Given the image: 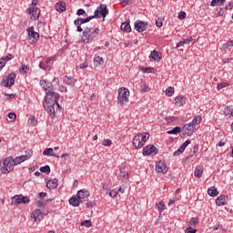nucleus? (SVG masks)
I'll return each instance as SVG.
<instances>
[{
  "mask_svg": "<svg viewBox=\"0 0 233 233\" xmlns=\"http://www.w3.org/2000/svg\"><path fill=\"white\" fill-rule=\"evenodd\" d=\"M81 226L82 227H87V228H88L92 227V221L84 220V221L81 222Z\"/></svg>",
  "mask_w": 233,
  "mask_h": 233,
  "instance_id": "c03bdc74",
  "label": "nucleus"
},
{
  "mask_svg": "<svg viewBox=\"0 0 233 233\" xmlns=\"http://www.w3.org/2000/svg\"><path fill=\"white\" fill-rule=\"evenodd\" d=\"M174 94V87H168L166 89V96L168 97H172V95Z\"/></svg>",
  "mask_w": 233,
  "mask_h": 233,
  "instance_id": "a19ab883",
  "label": "nucleus"
},
{
  "mask_svg": "<svg viewBox=\"0 0 233 233\" xmlns=\"http://www.w3.org/2000/svg\"><path fill=\"white\" fill-rule=\"evenodd\" d=\"M226 86H228V83L218 84V85L217 86V88H218V90H221V89H223V88H226Z\"/></svg>",
  "mask_w": 233,
  "mask_h": 233,
  "instance_id": "864d4df0",
  "label": "nucleus"
},
{
  "mask_svg": "<svg viewBox=\"0 0 233 233\" xmlns=\"http://www.w3.org/2000/svg\"><path fill=\"white\" fill-rule=\"evenodd\" d=\"M185 152V149L181 147L177 150H176L173 154V156H179L180 154H183Z\"/></svg>",
  "mask_w": 233,
  "mask_h": 233,
  "instance_id": "de8ad7c7",
  "label": "nucleus"
},
{
  "mask_svg": "<svg viewBox=\"0 0 233 233\" xmlns=\"http://www.w3.org/2000/svg\"><path fill=\"white\" fill-rule=\"evenodd\" d=\"M8 117L10 120L11 123H14V121H15L17 116L15 115V113L12 112V113H9L8 114Z\"/></svg>",
  "mask_w": 233,
  "mask_h": 233,
  "instance_id": "a18cd8bd",
  "label": "nucleus"
},
{
  "mask_svg": "<svg viewBox=\"0 0 233 233\" xmlns=\"http://www.w3.org/2000/svg\"><path fill=\"white\" fill-rule=\"evenodd\" d=\"M57 183H59V180H57V178L51 179L47 181L46 187L49 188V190H54L58 186Z\"/></svg>",
  "mask_w": 233,
  "mask_h": 233,
  "instance_id": "a211bd4d",
  "label": "nucleus"
},
{
  "mask_svg": "<svg viewBox=\"0 0 233 233\" xmlns=\"http://www.w3.org/2000/svg\"><path fill=\"white\" fill-rule=\"evenodd\" d=\"M11 205L13 207H17L18 205L24 204L26 205L30 203V197H25L23 195H15L13 198H11Z\"/></svg>",
  "mask_w": 233,
  "mask_h": 233,
  "instance_id": "423d86ee",
  "label": "nucleus"
},
{
  "mask_svg": "<svg viewBox=\"0 0 233 233\" xmlns=\"http://www.w3.org/2000/svg\"><path fill=\"white\" fill-rule=\"evenodd\" d=\"M156 171L158 174H167V172H168V167H167V162L161 160L157 162Z\"/></svg>",
  "mask_w": 233,
  "mask_h": 233,
  "instance_id": "9d476101",
  "label": "nucleus"
},
{
  "mask_svg": "<svg viewBox=\"0 0 233 233\" xmlns=\"http://www.w3.org/2000/svg\"><path fill=\"white\" fill-rule=\"evenodd\" d=\"M222 3H225V0H212L211 1V6H218V5H222Z\"/></svg>",
  "mask_w": 233,
  "mask_h": 233,
  "instance_id": "ea45409f",
  "label": "nucleus"
},
{
  "mask_svg": "<svg viewBox=\"0 0 233 233\" xmlns=\"http://www.w3.org/2000/svg\"><path fill=\"white\" fill-rule=\"evenodd\" d=\"M15 77L16 75L15 73H11L5 76V79H4V86L6 88H10V86H14L15 83Z\"/></svg>",
  "mask_w": 233,
  "mask_h": 233,
  "instance_id": "6e6552de",
  "label": "nucleus"
},
{
  "mask_svg": "<svg viewBox=\"0 0 233 233\" xmlns=\"http://www.w3.org/2000/svg\"><path fill=\"white\" fill-rule=\"evenodd\" d=\"M187 17V13L185 11H180L178 13V19H185Z\"/></svg>",
  "mask_w": 233,
  "mask_h": 233,
  "instance_id": "4d7b16f0",
  "label": "nucleus"
},
{
  "mask_svg": "<svg viewBox=\"0 0 233 233\" xmlns=\"http://www.w3.org/2000/svg\"><path fill=\"white\" fill-rule=\"evenodd\" d=\"M64 81H65L66 85H74V83H75L74 78H72L70 76H65Z\"/></svg>",
  "mask_w": 233,
  "mask_h": 233,
  "instance_id": "58836bf2",
  "label": "nucleus"
},
{
  "mask_svg": "<svg viewBox=\"0 0 233 233\" xmlns=\"http://www.w3.org/2000/svg\"><path fill=\"white\" fill-rule=\"evenodd\" d=\"M158 150L156 146L151 145V146H146L143 148V156H156L157 154Z\"/></svg>",
  "mask_w": 233,
  "mask_h": 233,
  "instance_id": "1a4fd4ad",
  "label": "nucleus"
},
{
  "mask_svg": "<svg viewBox=\"0 0 233 233\" xmlns=\"http://www.w3.org/2000/svg\"><path fill=\"white\" fill-rule=\"evenodd\" d=\"M2 59H4V61L5 62V63H7V61H10V59H14V56H12V54H9V55H7V56H5L4 58H2Z\"/></svg>",
  "mask_w": 233,
  "mask_h": 233,
  "instance_id": "13d9d810",
  "label": "nucleus"
},
{
  "mask_svg": "<svg viewBox=\"0 0 233 233\" xmlns=\"http://www.w3.org/2000/svg\"><path fill=\"white\" fill-rule=\"evenodd\" d=\"M120 28H121V30H123V32H127V33L132 32V27L130 26L129 22L122 23Z\"/></svg>",
  "mask_w": 233,
  "mask_h": 233,
  "instance_id": "393cba45",
  "label": "nucleus"
},
{
  "mask_svg": "<svg viewBox=\"0 0 233 233\" xmlns=\"http://www.w3.org/2000/svg\"><path fill=\"white\" fill-rule=\"evenodd\" d=\"M201 121H202L201 116H197L193 118L190 124L193 125V127L196 128V127H198V125H199Z\"/></svg>",
  "mask_w": 233,
  "mask_h": 233,
  "instance_id": "473e14b6",
  "label": "nucleus"
},
{
  "mask_svg": "<svg viewBox=\"0 0 233 233\" xmlns=\"http://www.w3.org/2000/svg\"><path fill=\"white\" fill-rule=\"evenodd\" d=\"M56 12H66V3L65 2H58L56 4V6H55Z\"/></svg>",
  "mask_w": 233,
  "mask_h": 233,
  "instance_id": "aec40b11",
  "label": "nucleus"
},
{
  "mask_svg": "<svg viewBox=\"0 0 233 233\" xmlns=\"http://www.w3.org/2000/svg\"><path fill=\"white\" fill-rule=\"evenodd\" d=\"M148 28V22H143L141 20H137L135 22V30H137V32H145V30H147Z\"/></svg>",
  "mask_w": 233,
  "mask_h": 233,
  "instance_id": "9b49d317",
  "label": "nucleus"
},
{
  "mask_svg": "<svg viewBox=\"0 0 233 233\" xmlns=\"http://www.w3.org/2000/svg\"><path fill=\"white\" fill-rule=\"evenodd\" d=\"M6 65V62L5 61L4 58L0 59V70H3L5 68V66Z\"/></svg>",
  "mask_w": 233,
  "mask_h": 233,
  "instance_id": "680f3d73",
  "label": "nucleus"
},
{
  "mask_svg": "<svg viewBox=\"0 0 233 233\" xmlns=\"http://www.w3.org/2000/svg\"><path fill=\"white\" fill-rule=\"evenodd\" d=\"M92 19H94V16H87L86 18H80V21L82 23V25H85V23H88L90 21H92Z\"/></svg>",
  "mask_w": 233,
  "mask_h": 233,
  "instance_id": "37998d69",
  "label": "nucleus"
},
{
  "mask_svg": "<svg viewBox=\"0 0 233 233\" xmlns=\"http://www.w3.org/2000/svg\"><path fill=\"white\" fill-rule=\"evenodd\" d=\"M117 179L119 181H124V182L128 181V172L125 169V167L120 168V172L118 174Z\"/></svg>",
  "mask_w": 233,
  "mask_h": 233,
  "instance_id": "2eb2a0df",
  "label": "nucleus"
},
{
  "mask_svg": "<svg viewBox=\"0 0 233 233\" xmlns=\"http://www.w3.org/2000/svg\"><path fill=\"white\" fill-rule=\"evenodd\" d=\"M117 194H119L117 190L116 191V190H112L111 192H109V196L111 198H116L117 196Z\"/></svg>",
  "mask_w": 233,
  "mask_h": 233,
  "instance_id": "0e129e2a",
  "label": "nucleus"
},
{
  "mask_svg": "<svg viewBox=\"0 0 233 233\" xmlns=\"http://www.w3.org/2000/svg\"><path fill=\"white\" fill-rule=\"evenodd\" d=\"M232 46H233V42L232 41H228V43L223 45V48H225L227 50L232 49Z\"/></svg>",
  "mask_w": 233,
  "mask_h": 233,
  "instance_id": "79ce46f5",
  "label": "nucleus"
},
{
  "mask_svg": "<svg viewBox=\"0 0 233 233\" xmlns=\"http://www.w3.org/2000/svg\"><path fill=\"white\" fill-rule=\"evenodd\" d=\"M59 99V94L54 92V90L46 91V97L43 101V106L45 110L51 116L52 119L56 117V103Z\"/></svg>",
  "mask_w": 233,
  "mask_h": 233,
  "instance_id": "f03ea898",
  "label": "nucleus"
},
{
  "mask_svg": "<svg viewBox=\"0 0 233 233\" xmlns=\"http://www.w3.org/2000/svg\"><path fill=\"white\" fill-rule=\"evenodd\" d=\"M183 130H186V132L182 133V136H192L196 131V127L190 123H188L184 125Z\"/></svg>",
  "mask_w": 233,
  "mask_h": 233,
  "instance_id": "f8f14e48",
  "label": "nucleus"
},
{
  "mask_svg": "<svg viewBox=\"0 0 233 233\" xmlns=\"http://www.w3.org/2000/svg\"><path fill=\"white\" fill-rule=\"evenodd\" d=\"M75 26H76V32H83V27H81V25H83V22H81V18H77L74 21Z\"/></svg>",
  "mask_w": 233,
  "mask_h": 233,
  "instance_id": "7c9ffc66",
  "label": "nucleus"
},
{
  "mask_svg": "<svg viewBox=\"0 0 233 233\" xmlns=\"http://www.w3.org/2000/svg\"><path fill=\"white\" fill-rule=\"evenodd\" d=\"M199 223V218H192L189 220V227H196V225H198Z\"/></svg>",
  "mask_w": 233,
  "mask_h": 233,
  "instance_id": "4c0bfd02",
  "label": "nucleus"
},
{
  "mask_svg": "<svg viewBox=\"0 0 233 233\" xmlns=\"http://www.w3.org/2000/svg\"><path fill=\"white\" fill-rule=\"evenodd\" d=\"M103 147H110L112 145V140L105 139L102 143Z\"/></svg>",
  "mask_w": 233,
  "mask_h": 233,
  "instance_id": "603ef678",
  "label": "nucleus"
},
{
  "mask_svg": "<svg viewBox=\"0 0 233 233\" xmlns=\"http://www.w3.org/2000/svg\"><path fill=\"white\" fill-rule=\"evenodd\" d=\"M94 63H95V66H99V65H103L104 63L103 57L101 56L95 57Z\"/></svg>",
  "mask_w": 233,
  "mask_h": 233,
  "instance_id": "e433bc0d",
  "label": "nucleus"
},
{
  "mask_svg": "<svg viewBox=\"0 0 233 233\" xmlns=\"http://www.w3.org/2000/svg\"><path fill=\"white\" fill-rule=\"evenodd\" d=\"M83 201L79 199V198L72 197L69 199V204L72 205L73 207H79Z\"/></svg>",
  "mask_w": 233,
  "mask_h": 233,
  "instance_id": "b1692460",
  "label": "nucleus"
},
{
  "mask_svg": "<svg viewBox=\"0 0 233 233\" xmlns=\"http://www.w3.org/2000/svg\"><path fill=\"white\" fill-rule=\"evenodd\" d=\"M142 70L145 74H152L154 72V68L152 67H142Z\"/></svg>",
  "mask_w": 233,
  "mask_h": 233,
  "instance_id": "3c124183",
  "label": "nucleus"
},
{
  "mask_svg": "<svg viewBox=\"0 0 233 233\" xmlns=\"http://www.w3.org/2000/svg\"><path fill=\"white\" fill-rule=\"evenodd\" d=\"M190 145V139L186 140L180 147L185 150Z\"/></svg>",
  "mask_w": 233,
  "mask_h": 233,
  "instance_id": "5fc2aeb1",
  "label": "nucleus"
},
{
  "mask_svg": "<svg viewBox=\"0 0 233 233\" xmlns=\"http://www.w3.org/2000/svg\"><path fill=\"white\" fill-rule=\"evenodd\" d=\"M85 14H86V11H85L83 8H80L76 11V15H85Z\"/></svg>",
  "mask_w": 233,
  "mask_h": 233,
  "instance_id": "bf43d9fd",
  "label": "nucleus"
},
{
  "mask_svg": "<svg viewBox=\"0 0 233 233\" xmlns=\"http://www.w3.org/2000/svg\"><path fill=\"white\" fill-rule=\"evenodd\" d=\"M27 14H32L33 19H39V15L41 14V10L35 6L29 7L27 9Z\"/></svg>",
  "mask_w": 233,
  "mask_h": 233,
  "instance_id": "ddd939ff",
  "label": "nucleus"
},
{
  "mask_svg": "<svg viewBox=\"0 0 233 233\" xmlns=\"http://www.w3.org/2000/svg\"><path fill=\"white\" fill-rule=\"evenodd\" d=\"M149 57L153 61H161V56H159V52L157 50L152 51Z\"/></svg>",
  "mask_w": 233,
  "mask_h": 233,
  "instance_id": "bb28decb",
  "label": "nucleus"
},
{
  "mask_svg": "<svg viewBox=\"0 0 233 233\" xmlns=\"http://www.w3.org/2000/svg\"><path fill=\"white\" fill-rule=\"evenodd\" d=\"M228 201V197H227L225 195H220L216 199V205H217V207H225V205H227Z\"/></svg>",
  "mask_w": 233,
  "mask_h": 233,
  "instance_id": "4468645a",
  "label": "nucleus"
},
{
  "mask_svg": "<svg viewBox=\"0 0 233 233\" xmlns=\"http://www.w3.org/2000/svg\"><path fill=\"white\" fill-rule=\"evenodd\" d=\"M76 197L78 198V199L81 201V199H86V198H90V191L86 190V189H80L77 194Z\"/></svg>",
  "mask_w": 233,
  "mask_h": 233,
  "instance_id": "f3484780",
  "label": "nucleus"
},
{
  "mask_svg": "<svg viewBox=\"0 0 233 233\" xmlns=\"http://www.w3.org/2000/svg\"><path fill=\"white\" fill-rule=\"evenodd\" d=\"M181 131H182V129H181V127H174L173 129H171V130H168L167 132V134H169V135H174V136H176V135H177V134H181Z\"/></svg>",
  "mask_w": 233,
  "mask_h": 233,
  "instance_id": "2f4dec72",
  "label": "nucleus"
},
{
  "mask_svg": "<svg viewBox=\"0 0 233 233\" xmlns=\"http://www.w3.org/2000/svg\"><path fill=\"white\" fill-rule=\"evenodd\" d=\"M215 14H216V15H218V16L223 15L225 14V10H223V8H221V7L217 8Z\"/></svg>",
  "mask_w": 233,
  "mask_h": 233,
  "instance_id": "09e8293b",
  "label": "nucleus"
},
{
  "mask_svg": "<svg viewBox=\"0 0 233 233\" xmlns=\"http://www.w3.org/2000/svg\"><path fill=\"white\" fill-rule=\"evenodd\" d=\"M156 25L158 28H161V26H163V20L161 18H157Z\"/></svg>",
  "mask_w": 233,
  "mask_h": 233,
  "instance_id": "052dcab7",
  "label": "nucleus"
},
{
  "mask_svg": "<svg viewBox=\"0 0 233 233\" xmlns=\"http://www.w3.org/2000/svg\"><path fill=\"white\" fill-rule=\"evenodd\" d=\"M33 154L34 152L28 149L27 151H25V155L16 157L15 158L12 157L5 158L3 162L4 167H1L2 174H8L9 172H12L15 165H21V163H25V161H28V159L32 157Z\"/></svg>",
  "mask_w": 233,
  "mask_h": 233,
  "instance_id": "f257e3e1",
  "label": "nucleus"
},
{
  "mask_svg": "<svg viewBox=\"0 0 233 233\" xmlns=\"http://www.w3.org/2000/svg\"><path fill=\"white\" fill-rule=\"evenodd\" d=\"M141 90L142 92H148V86H147V84H144L141 86Z\"/></svg>",
  "mask_w": 233,
  "mask_h": 233,
  "instance_id": "69168bd1",
  "label": "nucleus"
},
{
  "mask_svg": "<svg viewBox=\"0 0 233 233\" xmlns=\"http://www.w3.org/2000/svg\"><path fill=\"white\" fill-rule=\"evenodd\" d=\"M150 137L148 133H140L134 137L133 138V146L136 150L139 148H143L145 147V143H147V140Z\"/></svg>",
  "mask_w": 233,
  "mask_h": 233,
  "instance_id": "20e7f679",
  "label": "nucleus"
},
{
  "mask_svg": "<svg viewBox=\"0 0 233 233\" xmlns=\"http://www.w3.org/2000/svg\"><path fill=\"white\" fill-rule=\"evenodd\" d=\"M26 32L28 33V35H30L33 39H39V33L34 31V26H30L27 28Z\"/></svg>",
  "mask_w": 233,
  "mask_h": 233,
  "instance_id": "6ab92c4d",
  "label": "nucleus"
},
{
  "mask_svg": "<svg viewBox=\"0 0 233 233\" xmlns=\"http://www.w3.org/2000/svg\"><path fill=\"white\" fill-rule=\"evenodd\" d=\"M98 9L100 10V15L102 17H106L108 15V7H106V5H101Z\"/></svg>",
  "mask_w": 233,
  "mask_h": 233,
  "instance_id": "5701e85b",
  "label": "nucleus"
},
{
  "mask_svg": "<svg viewBox=\"0 0 233 233\" xmlns=\"http://www.w3.org/2000/svg\"><path fill=\"white\" fill-rule=\"evenodd\" d=\"M176 119H177L176 116H167V117H166V121L167 123H174V121H176Z\"/></svg>",
  "mask_w": 233,
  "mask_h": 233,
  "instance_id": "6e6d98bb",
  "label": "nucleus"
},
{
  "mask_svg": "<svg viewBox=\"0 0 233 233\" xmlns=\"http://www.w3.org/2000/svg\"><path fill=\"white\" fill-rule=\"evenodd\" d=\"M129 96H130V91L127 87L119 88L118 96H117V106H123L125 103H128Z\"/></svg>",
  "mask_w": 233,
  "mask_h": 233,
  "instance_id": "39448f33",
  "label": "nucleus"
},
{
  "mask_svg": "<svg viewBox=\"0 0 233 233\" xmlns=\"http://www.w3.org/2000/svg\"><path fill=\"white\" fill-rule=\"evenodd\" d=\"M40 86H42L45 90V92H48L49 90H54V86L52 84H49L46 86V82L45 80H40Z\"/></svg>",
  "mask_w": 233,
  "mask_h": 233,
  "instance_id": "4be33fe9",
  "label": "nucleus"
},
{
  "mask_svg": "<svg viewBox=\"0 0 233 233\" xmlns=\"http://www.w3.org/2000/svg\"><path fill=\"white\" fill-rule=\"evenodd\" d=\"M29 123L32 127H35V125H37V119H35V116H31L29 118Z\"/></svg>",
  "mask_w": 233,
  "mask_h": 233,
  "instance_id": "49530a36",
  "label": "nucleus"
},
{
  "mask_svg": "<svg viewBox=\"0 0 233 233\" xmlns=\"http://www.w3.org/2000/svg\"><path fill=\"white\" fill-rule=\"evenodd\" d=\"M101 32L99 28H95L92 30L90 27H86L83 31V35H82V41L86 44L88 45V43H92L96 37H97V35Z\"/></svg>",
  "mask_w": 233,
  "mask_h": 233,
  "instance_id": "7ed1b4c3",
  "label": "nucleus"
},
{
  "mask_svg": "<svg viewBox=\"0 0 233 233\" xmlns=\"http://www.w3.org/2000/svg\"><path fill=\"white\" fill-rule=\"evenodd\" d=\"M224 116L226 117H233V106H228L225 107Z\"/></svg>",
  "mask_w": 233,
  "mask_h": 233,
  "instance_id": "412c9836",
  "label": "nucleus"
},
{
  "mask_svg": "<svg viewBox=\"0 0 233 233\" xmlns=\"http://www.w3.org/2000/svg\"><path fill=\"white\" fill-rule=\"evenodd\" d=\"M198 232L197 229L192 228V227H189L186 229V233H196Z\"/></svg>",
  "mask_w": 233,
  "mask_h": 233,
  "instance_id": "e2e57ef3",
  "label": "nucleus"
},
{
  "mask_svg": "<svg viewBox=\"0 0 233 233\" xmlns=\"http://www.w3.org/2000/svg\"><path fill=\"white\" fill-rule=\"evenodd\" d=\"M185 96H178L175 98V103H178L180 105H185Z\"/></svg>",
  "mask_w": 233,
  "mask_h": 233,
  "instance_id": "f704fd0d",
  "label": "nucleus"
},
{
  "mask_svg": "<svg viewBox=\"0 0 233 233\" xmlns=\"http://www.w3.org/2000/svg\"><path fill=\"white\" fill-rule=\"evenodd\" d=\"M156 208H157L158 212H163L165 210V202L160 201L156 205Z\"/></svg>",
  "mask_w": 233,
  "mask_h": 233,
  "instance_id": "72a5a7b5",
  "label": "nucleus"
},
{
  "mask_svg": "<svg viewBox=\"0 0 233 233\" xmlns=\"http://www.w3.org/2000/svg\"><path fill=\"white\" fill-rule=\"evenodd\" d=\"M20 72H24V74H26L28 72L29 67L26 65H22L21 67L19 68Z\"/></svg>",
  "mask_w": 233,
  "mask_h": 233,
  "instance_id": "8fccbe9b",
  "label": "nucleus"
},
{
  "mask_svg": "<svg viewBox=\"0 0 233 233\" xmlns=\"http://www.w3.org/2000/svg\"><path fill=\"white\" fill-rule=\"evenodd\" d=\"M43 156H53L54 157H59V156L54 154V148L47 147L44 150Z\"/></svg>",
  "mask_w": 233,
  "mask_h": 233,
  "instance_id": "cd10ccee",
  "label": "nucleus"
},
{
  "mask_svg": "<svg viewBox=\"0 0 233 233\" xmlns=\"http://www.w3.org/2000/svg\"><path fill=\"white\" fill-rule=\"evenodd\" d=\"M99 14H100V10L96 9L94 13V15H91V17H93V19H96V17H99Z\"/></svg>",
  "mask_w": 233,
  "mask_h": 233,
  "instance_id": "338daca9",
  "label": "nucleus"
},
{
  "mask_svg": "<svg viewBox=\"0 0 233 233\" xmlns=\"http://www.w3.org/2000/svg\"><path fill=\"white\" fill-rule=\"evenodd\" d=\"M52 65H54V56L48 57L39 64V67L42 70H50L52 68Z\"/></svg>",
  "mask_w": 233,
  "mask_h": 233,
  "instance_id": "0eeeda50",
  "label": "nucleus"
},
{
  "mask_svg": "<svg viewBox=\"0 0 233 233\" xmlns=\"http://www.w3.org/2000/svg\"><path fill=\"white\" fill-rule=\"evenodd\" d=\"M191 41H194L192 36H190L188 39H184L177 44V48H181V46H183L184 45H190Z\"/></svg>",
  "mask_w": 233,
  "mask_h": 233,
  "instance_id": "c756f323",
  "label": "nucleus"
},
{
  "mask_svg": "<svg viewBox=\"0 0 233 233\" xmlns=\"http://www.w3.org/2000/svg\"><path fill=\"white\" fill-rule=\"evenodd\" d=\"M195 177H201L203 176V166H197L194 173Z\"/></svg>",
  "mask_w": 233,
  "mask_h": 233,
  "instance_id": "a878e982",
  "label": "nucleus"
},
{
  "mask_svg": "<svg viewBox=\"0 0 233 233\" xmlns=\"http://www.w3.org/2000/svg\"><path fill=\"white\" fill-rule=\"evenodd\" d=\"M208 194L211 198H216V196H218V194H219V192L218 191V188H216V187H211L208 189Z\"/></svg>",
  "mask_w": 233,
  "mask_h": 233,
  "instance_id": "c85d7f7f",
  "label": "nucleus"
},
{
  "mask_svg": "<svg viewBox=\"0 0 233 233\" xmlns=\"http://www.w3.org/2000/svg\"><path fill=\"white\" fill-rule=\"evenodd\" d=\"M40 172H42L43 174H50V166L46 165L44 167H41Z\"/></svg>",
  "mask_w": 233,
  "mask_h": 233,
  "instance_id": "c9c22d12",
  "label": "nucleus"
},
{
  "mask_svg": "<svg viewBox=\"0 0 233 233\" xmlns=\"http://www.w3.org/2000/svg\"><path fill=\"white\" fill-rule=\"evenodd\" d=\"M31 218L35 222L41 221L43 219V212H41V209H35L32 212Z\"/></svg>",
  "mask_w": 233,
  "mask_h": 233,
  "instance_id": "dca6fc26",
  "label": "nucleus"
},
{
  "mask_svg": "<svg viewBox=\"0 0 233 233\" xmlns=\"http://www.w3.org/2000/svg\"><path fill=\"white\" fill-rule=\"evenodd\" d=\"M38 198H39V199H45V198H46V193H45V192H40V193L38 194Z\"/></svg>",
  "mask_w": 233,
  "mask_h": 233,
  "instance_id": "774afa93",
  "label": "nucleus"
}]
</instances>
